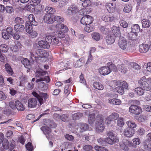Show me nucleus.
I'll use <instances>...</instances> for the list:
<instances>
[{
	"mask_svg": "<svg viewBox=\"0 0 151 151\" xmlns=\"http://www.w3.org/2000/svg\"><path fill=\"white\" fill-rule=\"evenodd\" d=\"M139 86L144 90L149 91L151 89V78H146L143 77L138 81Z\"/></svg>",
	"mask_w": 151,
	"mask_h": 151,
	"instance_id": "nucleus-1",
	"label": "nucleus"
},
{
	"mask_svg": "<svg viewBox=\"0 0 151 151\" xmlns=\"http://www.w3.org/2000/svg\"><path fill=\"white\" fill-rule=\"evenodd\" d=\"M29 21H26L25 24L26 31L27 33L30 34L33 31V27L32 25L36 26L37 22L35 20L34 15L32 14H30L29 16Z\"/></svg>",
	"mask_w": 151,
	"mask_h": 151,
	"instance_id": "nucleus-2",
	"label": "nucleus"
},
{
	"mask_svg": "<svg viewBox=\"0 0 151 151\" xmlns=\"http://www.w3.org/2000/svg\"><path fill=\"white\" fill-rule=\"evenodd\" d=\"M106 136L107 137L105 139L106 142L110 145H112L114 142H117L119 141L112 131H107Z\"/></svg>",
	"mask_w": 151,
	"mask_h": 151,
	"instance_id": "nucleus-3",
	"label": "nucleus"
},
{
	"mask_svg": "<svg viewBox=\"0 0 151 151\" xmlns=\"http://www.w3.org/2000/svg\"><path fill=\"white\" fill-rule=\"evenodd\" d=\"M55 27L56 28V30L57 31H61V30L62 29H63V31L65 32H67L68 31V29L66 26L63 24L59 23L56 24L55 27L54 26L50 27L48 29V32H49L50 33H54L55 31Z\"/></svg>",
	"mask_w": 151,
	"mask_h": 151,
	"instance_id": "nucleus-4",
	"label": "nucleus"
},
{
	"mask_svg": "<svg viewBox=\"0 0 151 151\" xmlns=\"http://www.w3.org/2000/svg\"><path fill=\"white\" fill-rule=\"evenodd\" d=\"M98 122L96 125V131L98 132H102L104 129V126L103 124V116L101 114H99L96 116Z\"/></svg>",
	"mask_w": 151,
	"mask_h": 151,
	"instance_id": "nucleus-5",
	"label": "nucleus"
},
{
	"mask_svg": "<svg viewBox=\"0 0 151 151\" xmlns=\"http://www.w3.org/2000/svg\"><path fill=\"white\" fill-rule=\"evenodd\" d=\"M32 94L34 96L37 98L40 105L42 104L44 102L46 101L47 98L46 93H41L40 94H39L36 92L33 91L32 93Z\"/></svg>",
	"mask_w": 151,
	"mask_h": 151,
	"instance_id": "nucleus-6",
	"label": "nucleus"
},
{
	"mask_svg": "<svg viewBox=\"0 0 151 151\" xmlns=\"http://www.w3.org/2000/svg\"><path fill=\"white\" fill-rule=\"evenodd\" d=\"M129 111L130 113L134 115H139L141 113L142 110L140 106L133 105L130 106L129 108Z\"/></svg>",
	"mask_w": 151,
	"mask_h": 151,
	"instance_id": "nucleus-7",
	"label": "nucleus"
},
{
	"mask_svg": "<svg viewBox=\"0 0 151 151\" xmlns=\"http://www.w3.org/2000/svg\"><path fill=\"white\" fill-rule=\"evenodd\" d=\"M93 21L92 17L89 15H86L83 17L81 20V24L83 25L91 24Z\"/></svg>",
	"mask_w": 151,
	"mask_h": 151,
	"instance_id": "nucleus-8",
	"label": "nucleus"
},
{
	"mask_svg": "<svg viewBox=\"0 0 151 151\" xmlns=\"http://www.w3.org/2000/svg\"><path fill=\"white\" fill-rule=\"evenodd\" d=\"M14 141L13 140L10 141V144H9L7 140L5 139L4 140V142L3 143V147L5 149H8L10 148V150L14 148L15 147Z\"/></svg>",
	"mask_w": 151,
	"mask_h": 151,
	"instance_id": "nucleus-9",
	"label": "nucleus"
},
{
	"mask_svg": "<svg viewBox=\"0 0 151 151\" xmlns=\"http://www.w3.org/2000/svg\"><path fill=\"white\" fill-rule=\"evenodd\" d=\"M78 8L76 5H73L70 6L68 8L66 11V14L70 15L78 12Z\"/></svg>",
	"mask_w": 151,
	"mask_h": 151,
	"instance_id": "nucleus-10",
	"label": "nucleus"
},
{
	"mask_svg": "<svg viewBox=\"0 0 151 151\" xmlns=\"http://www.w3.org/2000/svg\"><path fill=\"white\" fill-rule=\"evenodd\" d=\"M127 42L123 37L120 38L119 40V46L120 48L124 50L127 47Z\"/></svg>",
	"mask_w": 151,
	"mask_h": 151,
	"instance_id": "nucleus-11",
	"label": "nucleus"
},
{
	"mask_svg": "<svg viewBox=\"0 0 151 151\" xmlns=\"http://www.w3.org/2000/svg\"><path fill=\"white\" fill-rule=\"evenodd\" d=\"M28 106L30 108L36 107L37 104V100L36 98H30L28 100Z\"/></svg>",
	"mask_w": 151,
	"mask_h": 151,
	"instance_id": "nucleus-12",
	"label": "nucleus"
},
{
	"mask_svg": "<svg viewBox=\"0 0 151 151\" xmlns=\"http://www.w3.org/2000/svg\"><path fill=\"white\" fill-rule=\"evenodd\" d=\"M99 72L101 75L105 76L109 74L111 72L108 66H104L100 68Z\"/></svg>",
	"mask_w": 151,
	"mask_h": 151,
	"instance_id": "nucleus-13",
	"label": "nucleus"
},
{
	"mask_svg": "<svg viewBox=\"0 0 151 151\" xmlns=\"http://www.w3.org/2000/svg\"><path fill=\"white\" fill-rule=\"evenodd\" d=\"M47 39L48 44L49 43L51 45L56 44L58 42V40L55 37L52 35H48Z\"/></svg>",
	"mask_w": 151,
	"mask_h": 151,
	"instance_id": "nucleus-14",
	"label": "nucleus"
},
{
	"mask_svg": "<svg viewBox=\"0 0 151 151\" xmlns=\"http://www.w3.org/2000/svg\"><path fill=\"white\" fill-rule=\"evenodd\" d=\"M150 49V46L147 44H142L139 45V51L140 53H145L147 52Z\"/></svg>",
	"mask_w": 151,
	"mask_h": 151,
	"instance_id": "nucleus-15",
	"label": "nucleus"
},
{
	"mask_svg": "<svg viewBox=\"0 0 151 151\" xmlns=\"http://www.w3.org/2000/svg\"><path fill=\"white\" fill-rule=\"evenodd\" d=\"M123 134L125 136L130 138L133 136L134 132L133 129L131 128H127L124 130Z\"/></svg>",
	"mask_w": 151,
	"mask_h": 151,
	"instance_id": "nucleus-16",
	"label": "nucleus"
},
{
	"mask_svg": "<svg viewBox=\"0 0 151 151\" xmlns=\"http://www.w3.org/2000/svg\"><path fill=\"white\" fill-rule=\"evenodd\" d=\"M111 31H112L113 34L111 35H114V36L116 37H119L120 36V33L119 27L113 26L111 28Z\"/></svg>",
	"mask_w": 151,
	"mask_h": 151,
	"instance_id": "nucleus-17",
	"label": "nucleus"
},
{
	"mask_svg": "<svg viewBox=\"0 0 151 151\" xmlns=\"http://www.w3.org/2000/svg\"><path fill=\"white\" fill-rule=\"evenodd\" d=\"M127 66L124 64L117 65V70L123 73H126L127 71Z\"/></svg>",
	"mask_w": 151,
	"mask_h": 151,
	"instance_id": "nucleus-18",
	"label": "nucleus"
},
{
	"mask_svg": "<svg viewBox=\"0 0 151 151\" xmlns=\"http://www.w3.org/2000/svg\"><path fill=\"white\" fill-rule=\"evenodd\" d=\"M127 65L128 66L129 69L132 70L134 69L139 70L140 68L139 65L135 63H129Z\"/></svg>",
	"mask_w": 151,
	"mask_h": 151,
	"instance_id": "nucleus-19",
	"label": "nucleus"
},
{
	"mask_svg": "<svg viewBox=\"0 0 151 151\" xmlns=\"http://www.w3.org/2000/svg\"><path fill=\"white\" fill-rule=\"evenodd\" d=\"M114 35H108L106 37V42L108 45H111L114 43L115 41Z\"/></svg>",
	"mask_w": 151,
	"mask_h": 151,
	"instance_id": "nucleus-20",
	"label": "nucleus"
},
{
	"mask_svg": "<svg viewBox=\"0 0 151 151\" xmlns=\"http://www.w3.org/2000/svg\"><path fill=\"white\" fill-rule=\"evenodd\" d=\"M141 22L143 27L147 28L150 26V21L147 19H143L141 20Z\"/></svg>",
	"mask_w": 151,
	"mask_h": 151,
	"instance_id": "nucleus-21",
	"label": "nucleus"
},
{
	"mask_svg": "<svg viewBox=\"0 0 151 151\" xmlns=\"http://www.w3.org/2000/svg\"><path fill=\"white\" fill-rule=\"evenodd\" d=\"M128 37L130 40H136L139 39V36L138 35L137 33L131 32L128 33Z\"/></svg>",
	"mask_w": 151,
	"mask_h": 151,
	"instance_id": "nucleus-22",
	"label": "nucleus"
},
{
	"mask_svg": "<svg viewBox=\"0 0 151 151\" xmlns=\"http://www.w3.org/2000/svg\"><path fill=\"white\" fill-rule=\"evenodd\" d=\"M24 29V26L22 25L17 24L14 26V30L17 32H22Z\"/></svg>",
	"mask_w": 151,
	"mask_h": 151,
	"instance_id": "nucleus-23",
	"label": "nucleus"
},
{
	"mask_svg": "<svg viewBox=\"0 0 151 151\" xmlns=\"http://www.w3.org/2000/svg\"><path fill=\"white\" fill-rule=\"evenodd\" d=\"M16 104V108L17 109V110L20 111H22L24 110L25 108L23 106L22 103L18 100L15 101Z\"/></svg>",
	"mask_w": 151,
	"mask_h": 151,
	"instance_id": "nucleus-24",
	"label": "nucleus"
},
{
	"mask_svg": "<svg viewBox=\"0 0 151 151\" xmlns=\"http://www.w3.org/2000/svg\"><path fill=\"white\" fill-rule=\"evenodd\" d=\"M43 123L44 125H46V126H43L41 127L40 129L43 132V134L46 136V137L47 138V127L46 126L47 120L46 119H43Z\"/></svg>",
	"mask_w": 151,
	"mask_h": 151,
	"instance_id": "nucleus-25",
	"label": "nucleus"
},
{
	"mask_svg": "<svg viewBox=\"0 0 151 151\" xmlns=\"http://www.w3.org/2000/svg\"><path fill=\"white\" fill-rule=\"evenodd\" d=\"M108 101L109 103L112 104L119 105L121 104L120 100L116 99H109Z\"/></svg>",
	"mask_w": 151,
	"mask_h": 151,
	"instance_id": "nucleus-26",
	"label": "nucleus"
},
{
	"mask_svg": "<svg viewBox=\"0 0 151 151\" xmlns=\"http://www.w3.org/2000/svg\"><path fill=\"white\" fill-rule=\"evenodd\" d=\"M36 53L39 57H45L47 53L45 52V50L42 49L38 50L36 51Z\"/></svg>",
	"mask_w": 151,
	"mask_h": 151,
	"instance_id": "nucleus-27",
	"label": "nucleus"
},
{
	"mask_svg": "<svg viewBox=\"0 0 151 151\" xmlns=\"http://www.w3.org/2000/svg\"><path fill=\"white\" fill-rule=\"evenodd\" d=\"M84 63V58H81L78 60H77L75 64V67L76 68L80 67L82 66Z\"/></svg>",
	"mask_w": 151,
	"mask_h": 151,
	"instance_id": "nucleus-28",
	"label": "nucleus"
},
{
	"mask_svg": "<svg viewBox=\"0 0 151 151\" xmlns=\"http://www.w3.org/2000/svg\"><path fill=\"white\" fill-rule=\"evenodd\" d=\"M4 66L6 70V71L7 73L9 75L12 76L13 73V71L10 65L8 63H6L5 64Z\"/></svg>",
	"mask_w": 151,
	"mask_h": 151,
	"instance_id": "nucleus-29",
	"label": "nucleus"
},
{
	"mask_svg": "<svg viewBox=\"0 0 151 151\" xmlns=\"http://www.w3.org/2000/svg\"><path fill=\"white\" fill-rule=\"evenodd\" d=\"M118 87H121L126 89L128 86V85L125 81H118Z\"/></svg>",
	"mask_w": 151,
	"mask_h": 151,
	"instance_id": "nucleus-30",
	"label": "nucleus"
},
{
	"mask_svg": "<svg viewBox=\"0 0 151 151\" xmlns=\"http://www.w3.org/2000/svg\"><path fill=\"white\" fill-rule=\"evenodd\" d=\"M93 86L94 88L99 90H102L104 88V87L101 83L98 82H95L94 83Z\"/></svg>",
	"mask_w": 151,
	"mask_h": 151,
	"instance_id": "nucleus-31",
	"label": "nucleus"
},
{
	"mask_svg": "<svg viewBox=\"0 0 151 151\" xmlns=\"http://www.w3.org/2000/svg\"><path fill=\"white\" fill-rule=\"evenodd\" d=\"M83 114L80 112H78L72 115V117L73 120H77L82 117Z\"/></svg>",
	"mask_w": 151,
	"mask_h": 151,
	"instance_id": "nucleus-32",
	"label": "nucleus"
},
{
	"mask_svg": "<svg viewBox=\"0 0 151 151\" xmlns=\"http://www.w3.org/2000/svg\"><path fill=\"white\" fill-rule=\"evenodd\" d=\"M55 33V35L56 37L59 38H63L65 37V32H62L61 31H57Z\"/></svg>",
	"mask_w": 151,
	"mask_h": 151,
	"instance_id": "nucleus-33",
	"label": "nucleus"
},
{
	"mask_svg": "<svg viewBox=\"0 0 151 151\" xmlns=\"http://www.w3.org/2000/svg\"><path fill=\"white\" fill-rule=\"evenodd\" d=\"M132 32L133 33H138L140 31V27L137 24L134 25L132 27Z\"/></svg>",
	"mask_w": 151,
	"mask_h": 151,
	"instance_id": "nucleus-34",
	"label": "nucleus"
},
{
	"mask_svg": "<svg viewBox=\"0 0 151 151\" xmlns=\"http://www.w3.org/2000/svg\"><path fill=\"white\" fill-rule=\"evenodd\" d=\"M88 123L89 124H93L95 120V115L93 114H89L88 118Z\"/></svg>",
	"mask_w": 151,
	"mask_h": 151,
	"instance_id": "nucleus-35",
	"label": "nucleus"
},
{
	"mask_svg": "<svg viewBox=\"0 0 151 151\" xmlns=\"http://www.w3.org/2000/svg\"><path fill=\"white\" fill-rule=\"evenodd\" d=\"M86 25L87 26L85 27V30L86 31L89 33L94 30V28L93 25L91 24Z\"/></svg>",
	"mask_w": 151,
	"mask_h": 151,
	"instance_id": "nucleus-36",
	"label": "nucleus"
},
{
	"mask_svg": "<svg viewBox=\"0 0 151 151\" xmlns=\"http://www.w3.org/2000/svg\"><path fill=\"white\" fill-rule=\"evenodd\" d=\"M38 45L42 48L46 49L47 48V43L46 42L43 40L39 41L38 42Z\"/></svg>",
	"mask_w": 151,
	"mask_h": 151,
	"instance_id": "nucleus-37",
	"label": "nucleus"
},
{
	"mask_svg": "<svg viewBox=\"0 0 151 151\" xmlns=\"http://www.w3.org/2000/svg\"><path fill=\"white\" fill-rule=\"evenodd\" d=\"M143 90L144 89H142L141 87H137L134 89V91L138 95H142L143 94Z\"/></svg>",
	"mask_w": 151,
	"mask_h": 151,
	"instance_id": "nucleus-38",
	"label": "nucleus"
},
{
	"mask_svg": "<svg viewBox=\"0 0 151 151\" xmlns=\"http://www.w3.org/2000/svg\"><path fill=\"white\" fill-rule=\"evenodd\" d=\"M0 50L3 52H7L8 50V47L4 44L0 45Z\"/></svg>",
	"mask_w": 151,
	"mask_h": 151,
	"instance_id": "nucleus-39",
	"label": "nucleus"
},
{
	"mask_svg": "<svg viewBox=\"0 0 151 151\" xmlns=\"http://www.w3.org/2000/svg\"><path fill=\"white\" fill-rule=\"evenodd\" d=\"M56 127V124L53 121H50L48 123V128H53ZM50 132V129H48V132Z\"/></svg>",
	"mask_w": 151,
	"mask_h": 151,
	"instance_id": "nucleus-40",
	"label": "nucleus"
},
{
	"mask_svg": "<svg viewBox=\"0 0 151 151\" xmlns=\"http://www.w3.org/2000/svg\"><path fill=\"white\" fill-rule=\"evenodd\" d=\"M22 63L26 68H27L30 65V62L26 58H23V60L22 61Z\"/></svg>",
	"mask_w": 151,
	"mask_h": 151,
	"instance_id": "nucleus-41",
	"label": "nucleus"
},
{
	"mask_svg": "<svg viewBox=\"0 0 151 151\" xmlns=\"http://www.w3.org/2000/svg\"><path fill=\"white\" fill-rule=\"evenodd\" d=\"M68 115L67 114H65L60 115V118L63 122H67L68 121Z\"/></svg>",
	"mask_w": 151,
	"mask_h": 151,
	"instance_id": "nucleus-42",
	"label": "nucleus"
},
{
	"mask_svg": "<svg viewBox=\"0 0 151 151\" xmlns=\"http://www.w3.org/2000/svg\"><path fill=\"white\" fill-rule=\"evenodd\" d=\"M91 36H92L93 38L97 41L100 40V34L97 32L93 33L92 35H91Z\"/></svg>",
	"mask_w": 151,
	"mask_h": 151,
	"instance_id": "nucleus-43",
	"label": "nucleus"
},
{
	"mask_svg": "<svg viewBox=\"0 0 151 151\" xmlns=\"http://www.w3.org/2000/svg\"><path fill=\"white\" fill-rule=\"evenodd\" d=\"M106 7L109 12H113L114 11L113 5L109 3L106 4Z\"/></svg>",
	"mask_w": 151,
	"mask_h": 151,
	"instance_id": "nucleus-44",
	"label": "nucleus"
},
{
	"mask_svg": "<svg viewBox=\"0 0 151 151\" xmlns=\"http://www.w3.org/2000/svg\"><path fill=\"white\" fill-rule=\"evenodd\" d=\"M53 18L55 20L58 22L62 23L64 20L63 18L59 16H55V17H53Z\"/></svg>",
	"mask_w": 151,
	"mask_h": 151,
	"instance_id": "nucleus-45",
	"label": "nucleus"
},
{
	"mask_svg": "<svg viewBox=\"0 0 151 151\" xmlns=\"http://www.w3.org/2000/svg\"><path fill=\"white\" fill-rule=\"evenodd\" d=\"M132 9V6L131 5L126 4L123 9V11L124 12L129 13L130 12Z\"/></svg>",
	"mask_w": 151,
	"mask_h": 151,
	"instance_id": "nucleus-46",
	"label": "nucleus"
},
{
	"mask_svg": "<svg viewBox=\"0 0 151 151\" xmlns=\"http://www.w3.org/2000/svg\"><path fill=\"white\" fill-rule=\"evenodd\" d=\"M127 124L129 127H130V129H133L136 127V124L133 122L129 121L127 122Z\"/></svg>",
	"mask_w": 151,
	"mask_h": 151,
	"instance_id": "nucleus-47",
	"label": "nucleus"
},
{
	"mask_svg": "<svg viewBox=\"0 0 151 151\" xmlns=\"http://www.w3.org/2000/svg\"><path fill=\"white\" fill-rule=\"evenodd\" d=\"M80 128L81 132L86 131L88 129V125L86 124H81V125Z\"/></svg>",
	"mask_w": 151,
	"mask_h": 151,
	"instance_id": "nucleus-48",
	"label": "nucleus"
},
{
	"mask_svg": "<svg viewBox=\"0 0 151 151\" xmlns=\"http://www.w3.org/2000/svg\"><path fill=\"white\" fill-rule=\"evenodd\" d=\"M117 123L118 126L121 127H122L124 124L123 118L121 117L119 118L117 120Z\"/></svg>",
	"mask_w": 151,
	"mask_h": 151,
	"instance_id": "nucleus-49",
	"label": "nucleus"
},
{
	"mask_svg": "<svg viewBox=\"0 0 151 151\" xmlns=\"http://www.w3.org/2000/svg\"><path fill=\"white\" fill-rule=\"evenodd\" d=\"M144 148L147 150L151 151V142H145Z\"/></svg>",
	"mask_w": 151,
	"mask_h": 151,
	"instance_id": "nucleus-50",
	"label": "nucleus"
},
{
	"mask_svg": "<svg viewBox=\"0 0 151 151\" xmlns=\"http://www.w3.org/2000/svg\"><path fill=\"white\" fill-rule=\"evenodd\" d=\"M119 117V115L118 113L116 112L112 113L109 116L110 118L114 120H116Z\"/></svg>",
	"mask_w": 151,
	"mask_h": 151,
	"instance_id": "nucleus-51",
	"label": "nucleus"
},
{
	"mask_svg": "<svg viewBox=\"0 0 151 151\" xmlns=\"http://www.w3.org/2000/svg\"><path fill=\"white\" fill-rule=\"evenodd\" d=\"M47 10L48 16H50V15L53 16V14L55 12V10L54 9L50 7H48Z\"/></svg>",
	"mask_w": 151,
	"mask_h": 151,
	"instance_id": "nucleus-52",
	"label": "nucleus"
},
{
	"mask_svg": "<svg viewBox=\"0 0 151 151\" xmlns=\"http://www.w3.org/2000/svg\"><path fill=\"white\" fill-rule=\"evenodd\" d=\"M36 74L39 75L38 76H43L46 75V72L42 69H38L36 71Z\"/></svg>",
	"mask_w": 151,
	"mask_h": 151,
	"instance_id": "nucleus-53",
	"label": "nucleus"
},
{
	"mask_svg": "<svg viewBox=\"0 0 151 151\" xmlns=\"http://www.w3.org/2000/svg\"><path fill=\"white\" fill-rule=\"evenodd\" d=\"M109 69L110 70V71H113L114 72H116L117 71V67H116L114 65V64H111V65L108 66Z\"/></svg>",
	"mask_w": 151,
	"mask_h": 151,
	"instance_id": "nucleus-54",
	"label": "nucleus"
},
{
	"mask_svg": "<svg viewBox=\"0 0 151 151\" xmlns=\"http://www.w3.org/2000/svg\"><path fill=\"white\" fill-rule=\"evenodd\" d=\"M109 86L112 87H114L116 86H118V81L115 80H114L110 82L109 83Z\"/></svg>",
	"mask_w": 151,
	"mask_h": 151,
	"instance_id": "nucleus-55",
	"label": "nucleus"
},
{
	"mask_svg": "<svg viewBox=\"0 0 151 151\" xmlns=\"http://www.w3.org/2000/svg\"><path fill=\"white\" fill-rule=\"evenodd\" d=\"M26 147L29 151H32L33 149V146L30 142H28L26 145Z\"/></svg>",
	"mask_w": 151,
	"mask_h": 151,
	"instance_id": "nucleus-56",
	"label": "nucleus"
},
{
	"mask_svg": "<svg viewBox=\"0 0 151 151\" xmlns=\"http://www.w3.org/2000/svg\"><path fill=\"white\" fill-rule=\"evenodd\" d=\"M83 149L86 151H90L92 150L93 147L90 145H86L83 147Z\"/></svg>",
	"mask_w": 151,
	"mask_h": 151,
	"instance_id": "nucleus-57",
	"label": "nucleus"
},
{
	"mask_svg": "<svg viewBox=\"0 0 151 151\" xmlns=\"http://www.w3.org/2000/svg\"><path fill=\"white\" fill-rule=\"evenodd\" d=\"M43 81H45V82H47V77L46 76L45 77V78L41 77L39 78V79H37L36 80V82L37 83H38L40 82H42L41 83L42 84H44V82Z\"/></svg>",
	"mask_w": 151,
	"mask_h": 151,
	"instance_id": "nucleus-58",
	"label": "nucleus"
},
{
	"mask_svg": "<svg viewBox=\"0 0 151 151\" xmlns=\"http://www.w3.org/2000/svg\"><path fill=\"white\" fill-rule=\"evenodd\" d=\"M121 26L123 28H126L127 27L128 24L126 21L124 20H122L119 22Z\"/></svg>",
	"mask_w": 151,
	"mask_h": 151,
	"instance_id": "nucleus-59",
	"label": "nucleus"
},
{
	"mask_svg": "<svg viewBox=\"0 0 151 151\" xmlns=\"http://www.w3.org/2000/svg\"><path fill=\"white\" fill-rule=\"evenodd\" d=\"M5 10L6 12L8 14H10L13 12V9L12 6H6Z\"/></svg>",
	"mask_w": 151,
	"mask_h": 151,
	"instance_id": "nucleus-60",
	"label": "nucleus"
},
{
	"mask_svg": "<svg viewBox=\"0 0 151 151\" xmlns=\"http://www.w3.org/2000/svg\"><path fill=\"white\" fill-rule=\"evenodd\" d=\"M124 143L128 146L129 147H136V145H134L132 142L127 140L126 141V142H124Z\"/></svg>",
	"mask_w": 151,
	"mask_h": 151,
	"instance_id": "nucleus-61",
	"label": "nucleus"
},
{
	"mask_svg": "<svg viewBox=\"0 0 151 151\" xmlns=\"http://www.w3.org/2000/svg\"><path fill=\"white\" fill-rule=\"evenodd\" d=\"M65 138L66 139L70 141H72L73 140L74 137L71 135H70L69 134H66L65 135Z\"/></svg>",
	"mask_w": 151,
	"mask_h": 151,
	"instance_id": "nucleus-62",
	"label": "nucleus"
},
{
	"mask_svg": "<svg viewBox=\"0 0 151 151\" xmlns=\"http://www.w3.org/2000/svg\"><path fill=\"white\" fill-rule=\"evenodd\" d=\"M9 35H10L6 33V32H4L2 33V36L3 38L5 39H7L9 38Z\"/></svg>",
	"mask_w": 151,
	"mask_h": 151,
	"instance_id": "nucleus-63",
	"label": "nucleus"
},
{
	"mask_svg": "<svg viewBox=\"0 0 151 151\" xmlns=\"http://www.w3.org/2000/svg\"><path fill=\"white\" fill-rule=\"evenodd\" d=\"M126 145L125 143H123L120 144V146L122 149L125 151H128L129 150V148Z\"/></svg>",
	"mask_w": 151,
	"mask_h": 151,
	"instance_id": "nucleus-64",
	"label": "nucleus"
}]
</instances>
